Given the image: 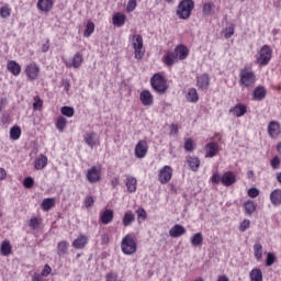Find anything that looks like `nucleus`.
I'll list each match as a JSON object with an SVG mask.
<instances>
[{
    "label": "nucleus",
    "instance_id": "nucleus-1",
    "mask_svg": "<svg viewBox=\"0 0 281 281\" xmlns=\"http://www.w3.org/2000/svg\"><path fill=\"white\" fill-rule=\"evenodd\" d=\"M192 10H194V1L193 0H182L179 2L176 14L179 19L183 21H188L190 16H192Z\"/></svg>",
    "mask_w": 281,
    "mask_h": 281
},
{
    "label": "nucleus",
    "instance_id": "nucleus-2",
    "mask_svg": "<svg viewBox=\"0 0 281 281\" xmlns=\"http://www.w3.org/2000/svg\"><path fill=\"white\" fill-rule=\"evenodd\" d=\"M150 85L154 91H156V93H159L160 95H164V93L168 91V81H166V78L160 74H155L151 77Z\"/></svg>",
    "mask_w": 281,
    "mask_h": 281
},
{
    "label": "nucleus",
    "instance_id": "nucleus-3",
    "mask_svg": "<svg viewBox=\"0 0 281 281\" xmlns=\"http://www.w3.org/2000/svg\"><path fill=\"white\" fill-rule=\"evenodd\" d=\"M239 85L247 89L248 87H254V85H256V74L248 68L241 69L239 72Z\"/></svg>",
    "mask_w": 281,
    "mask_h": 281
},
{
    "label": "nucleus",
    "instance_id": "nucleus-4",
    "mask_svg": "<svg viewBox=\"0 0 281 281\" xmlns=\"http://www.w3.org/2000/svg\"><path fill=\"white\" fill-rule=\"evenodd\" d=\"M121 249L125 256H132L137 251V244L133 239V235H126L121 241Z\"/></svg>",
    "mask_w": 281,
    "mask_h": 281
},
{
    "label": "nucleus",
    "instance_id": "nucleus-5",
    "mask_svg": "<svg viewBox=\"0 0 281 281\" xmlns=\"http://www.w3.org/2000/svg\"><path fill=\"white\" fill-rule=\"evenodd\" d=\"M273 56V50L271 49V46L263 45L257 56V63L265 67L266 65H269L271 63V57Z\"/></svg>",
    "mask_w": 281,
    "mask_h": 281
},
{
    "label": "nucleus",
    "instance_id": "nucleus-6",
    "mask_svg": "<svg viewBox=\"0 0 281 281\" xmlns=\"http://www.w3.org/2000/svg\"><path fill=\"white\" fill-rule=\"evenodd\" d=\"M133 48L135 58L142 60V58H144V38L142 35H134Z\"/></svg>",
    "mask_w": 281,
    "mask_h": 281
},
{
    "label": "nucleus",
    "instance_id": "nucleus-7",
    "mask_svg": "<svg viewBox=\"0 0 281 281\" xmlns=\"http://www.w3.org/2000/svg\"><path fill=\"white\" fill-rule=\"evenodd\" d=\"M83 140L90 148L100 145V136L95 132H86L83 135Z\"/></svg>",
    "mask_w": 281,
    "mask_h": 281
},
{
    "label": "nucleus",
    "instance_id": "nucleus-8",
    "mask_svg": "<svg viewBox=\"0 0 281 281\" xmlns=\"http://www.w3.org/2000/svg\"><path fill=\"white\" fill-rule=\"evenodd\" d=\"M170 179H172V167H162L158 173V181H160L162 184H166L169 183Z\"/></svg>",
    "mask_w": 281,
    "mask_h": 281
},
{
    "label": "nucleus",
    "instance_id": "nucleus-9",
    "mask_svg": "<svg viewBox=\"0 0 281 281\" xmlns=\"http://www.w3.org/2000/svg\"><path fill=\"white\" fill-rule=\"evenodd\" d=\"M147 154H148V142H146V140H139V142L136 144V147H135V156H136L138 159H144Z\"/></svg>",
    "mask_w": 281,
    "mask_h": 281
},
{
    "label": "nucleus",
    "instance_id": "nucleus-10",
    "mask_svg": "<svg viewBox=\"0 0 281 281\" xmlns=\"http://www.w3.org/2000/svg\"><path fill=\"white\" fill-rule=\"evenodd\" d=\"M196 87L200 89V91H207V89H210V75H199L196 77Z\"/></svg>",
    "mask_w": 281,
    "mask_h": 281
},
{
    "label": "nucleus",
    "instance_id": "nucleus-11",
    "mask_svg": "<svg viewBox=\"0 0 281 281\" xmlns=\"http://www.w3.org/2000/svg\"><path fill=\"white\" fill-rule=\"evenodd\" d=\"M25 74L30 78V80H36L38 78V74H41V68L36 63H31L25 67Z\"/></svg>",
    "mask_w": 281,
    "mask_h": 281
},
{
    "label": "nucleus",
    "instance_id": "nucleus-12",
    "mask_svg": "<svg viewBox=\"0 0 281 281\" xmlns=\"http://www.w3.org/2000/svg\"><path fill=\"white\" fill-rule=\"evenodd\" d=\"M162 63L167 67H172V65H177V63H179L177 53H175V50H168L162 57Z\"/></svg>",
    "mask_w": 281,
    "mask_h": 281
},
{
    "label": "nucleus",
    "instance_id": "nucleus-13",
    "mask_svg": "<svg viewBox=\"0 0 281 281\" xmlns=\"http://www.w3.org/2000/svg\"><path fill=\"white\" fill-rule=\"evenodd\" d=\"M87 180L89 181V183H98V181H100L101 177H100V168L98 167H92L91 169H89L87 171Z\"/></svg>",
    "mask_w": 281,
    "mask_h": 281
},
{
    "label": "nucleus",
    "instance_id": "nucleus-14",
    "mask_svg": "<svg viewBox=\"0 0 281 281\" xmlns=\"http://www.w3.org/2000/svg\"><path fill=\"white\" fill-rule=\"evenodd\" d=\"M139 100L144 106H153L155 99L153 93L148 90H143L139 95Z\"/></svg>",
    "mask_w": 281,
    "mask_h": 281
},
{
    "label": "nucleus",
    "instance_id": "nucleus-15",
    "mask_svg": "<svg viewBox=\"0 0 281 281\" xmlns=\"http://www.w3.org/2000/svg\"><path fill=\"white\" fill-rule=\"evenodd\" d=\"M173 52L178 60H186V58H188L190 55V49H188V47L183 44L178 45Z\"/></svg>",
    "mask_w": 281,
    "mask_h": 281
},
{
    "label": "nucleus",
    "instance_id": "nucleus-16",
    "mask_svg": "<svg viewBox=\"0 0 281 281\" xmlns=\"http://www.w3.org/2000/svg\"><path fill=\"white\" fill-rule=\"evenodd\" d=\"M222 183L225 186V188L234 186V183H236V175H234L233 171L224 172L222 176Z\"/></svg>",
    "mask_w": 281,
    "mask_h": 281
},
{
    "label": "nucleus",
    "instance_id": "nucleus-17",
    "mask_svg": "<svg viewBox=\"0 0 281 281\" xmlns=\"http://www.w3.org/2000/svg\"><path fill=\"white\" fill-rule=\"evenodd\" d=\"M87 243H89V237L87 235H79L74 241L72 247L75 249H85L87 247Z\"/></svg>",
    "mask_w": 281,
    "mask_h": 281
},
{
    "label": "nucleus",
    "instance_id": "nucleus-18",
    "mask_svg": "<svg viewBox=\"0 0 281 281\" xmlns=\"http://www.w3.org/2000/svg\"><path fill=\"white\" fill-rule=\"evenodd\" d=\"M229 113H233L235 117H243L247 113V106L243 103H237L234 108L229 110Z\"/></svg>",
    "mask_w": 281,
    "mask_h": 281
},
{
    "label": "nucleus",
    "instance_id": "nucleus-19",
    "mask_svg": "<svg viewBox=\"0 0 281 281\" xmlns=\"http://www.w3.org/2000/svg\"><path fill=\"white\" fill-rule=\"evenodd\" d=\"M54 8V0H38L37 1V10L42 12H49Z\"/></svg>",
    "mask_w": 281,
    "mask_h": 281
},
{
    "label": "nucleus",
    "instance_id": "nucleus-20",
    "mask_svg": "<svg viewBox=\"0 0 281 281\" xmlns=\"http://www.w3.org/2000/svg\"><path fill=\"white\" fill-rule=\"evenodd\" d=\"M184 234H186V227H183L179 224H176L169 231V236H171V238H179L180 236H183Z\"/></svg>",
    "mask_w": 281,
    "mask_h": 281
},
{
    "label": "nucleus",
    "instance_id": "nucleus-21",
    "mask_svg": "<svg viewBox=\"0 0 281 281\" xmlns=\"http://www.w3.org/2000/svg\"><path fill=\"white\" fill-rule=\"evenodd\" d=\"M125 186L127 188V192L133 194V192H137V178L127 176Z\"/></svg>",
    "mask_w": 281,
    "mask_h": 281
},
{
    "label": "nucleus",
    "instance_id": "nucleus-22",
    "mask_svg": "<svg viewBox=\"0 0 281 281\" xmlns=\"http://www.w3.org/2000/svg\"><path fill=\"white\" fill-rule=\"evenodd\" d=\"M268 133L270 137L276 138L280 135V124L276 121H272L268 125Z\"/></svg>",
    "mask_w": 281,
    "mask_h": 281
},
{
    "label": "nucleus",
    "instance_id": "nucleus-23",
    "mask_svg": "<svg viewBox=\"0 0 281 281\" xmlns=\"http://www.w3.org/2000/svg\"><path fill=\"white\" fill-rule=\"evenodd\" d=\"M7 69L12 74V76H19L21 74V65L15 60H9L7 64Z\"/></svg>",
    "mask_w": 281,
    "mask_h": 281
},
{
    "label": "nucleus",
    "instance_id": "nucleus-24",
    "mask_svg": "<svg viewBox=\"0 0 281 281\" xmlns=\"http://www.w3.org/2000/svg\"><path fill=\"white\" fill-rule=\"evenodd\" d=\"M218 155V144L215 142H211L206 145V154L205 157H216Z\"/></svg>",
    "mask_w": 281,
    "mask_h": 281
},
{
    "label": "nucleus",
    "instance_id": "nucleus-25",
    "mask_svg": "<svg viewBox=\"0 0 281 281\" xmlns=\"http://www.w3.org/2000/svg\"><path fill=\"white\" fill-rule=\"evenodd\" d=\"M112 22L116 27H122L126 23V15L121 12L114 13Z\"/></svg>",
    "mask_w": 281,
    "mask_h": 281
},
{
    "label": "nucleus",
    "instance_id": "nucleus-26",
    "mask_svg": "<svg viewBox=\"0 0 281 281\" xmlns=\"http://www.w3.org/2000/svg\"><path fill=\"white\" fill-rule=\"evenodd\" d=\"M47 166V156L41 154L34 161L35 170H43Z\"/></svg>",
    "mask_w": 281,
    "mask_h": 281
},
{
    "label": "nucleus",
    "instance_id": "nucleus-27",
    "mask_svg": "<svg viewBox=\"0 0 281 281\" xmlns=\"http://www.w3.org/2000/svg\"><path fill=\"white\" fill-rule=\"evenodd\" d=\"M265 98H267V89L262 86L257 87L254 91V100L260 102L265 100Z\"/></svg>",
    "mask_w": 281,
    "mask_h": 281
},
{
    "label": "nucleus",
    "instance_id": "nucleus-28",
    "mask_svg": "<svg viewBox=\"0 0 281 281\" xmlns=\"http://www.w3.org/2000/svg\"><path fill=\"white\" fill-rule=\"evenodd\" d=\"M187 164L193 172H196L201 166V160L198 157H187Z\"/></svg>",
    "mask_w": 281,
    "mask_h": 281
},
{
    "label": "nucleus",
    "instance_id": "nucleus-29",
    "mask_svg": "<svg viewBox=\"0 0 281 281\" xmlns=\"http://www.w3.org/2000/svg\"><path fill=\"white\" fill-rule=\"evenodd\" d=\"M101 223L103 225H109L113 221V210H105L100 217Z\"/></svg>",
    "mask_w": 281,
    "mask_h": 281
},
{
    "label": "nucleus",
    "instance_id": "nucleus-30",
    "mask_svg": "<svg viewBox=\"0 0 281 281\" xmlns=\"http://www.w3.org/2000/svg\"><path fill=\"white\" fill-rule=\"evenodd\" d=\"M270 201L272 205H281V190L276 189L270 194Z\"/></svg>",
    "mask_w": 281,
    "mask_h": 281
},
{
    "label": "nucleus",
    "instance_id": "nucleus-31",
    "mask_svg": "<svg viewBox=\"0 0 281 281\" xmlns=\"http://www.w3.org/2000/svg\"><path fill=\"white\" fill-rule=\"evenodd\" d=\"M69 251V243L61 240L57 245V256H65Z\"/></svg>",
    "mask_w": 281,
    "mask_h": 281
},
{
    "label": "nucleus",
    "instance_id": "nucleus-32",
    "mask_svg": "<svg viewBox=\"0 0 281 281\" xmlns=\"http://www.w3.org/2000/svg\"><path fill=\"white\" fill-rule=\"evenodd\" d=\"M55 205L56 200L54 198H47L42 201V210H44V212H49V210Z\"/></svg>",
    "mask_w": 281,
    "mask_h": 281
},
{
    "label": "nucleus",
    "instance_id": "nucleus-33",
    "mask_svg": "<svg viewBox=\"0 0 281 281\" xmlns=\"http://www.w3.org/2000/svg\"><path fill=\"white\" fill-rule=\"evenodd\" d=\"M0 254L2 256H10V254H12V245L10 244V241L8 240L2 241L0 246Z\"/></svg>",
    "mask_w": 281,
    "mask_h": 281
},
{
    "label": "nucleus",
    "instance_id": "nucleus-34",
    "mask_svg": "<svg viewBox=\"0 0 281 281\" xmlns=\"http://www.w3.org/2000/svg\"><path fill=\"white\" fill-rule=\"evenodd\" d=\"M191 245L193 247H201L203 245V234L196 233L191 237Z\"/></svg>",
    "mask_w": 281,
    "mask_h": 281
},
{
    "label": "nucleus",
    "instance_id": "nucleus-35",
    "mask_svg": "<svg viewBox=\"0 0 281 281\" xmlns=\"http://www.w3.org/2000/svg\"><path fill=\"white\" fill-rule=\"evenodd\" d=\"M82 65V54L76 53L72 58V64L67 65V67H74L75 69H78Z\"/></svg>",
    "mask_w": 281,
    "mask_h": 281
},
{
    "label": "nucleus",
    "instance_id": "nucleus-36",
    "mask_svg": "<svg viewBox=\"0 0 281 281\" xmlns=\"http://www.w3.org/2000/svg\"><path fill=\"white\" fill-rule=\"evenodd\" d=\"M250 281H262V270L255 268L250 271Z\"/></svg>",
    "mask_w": 281,
    "mask_h": 281
},
{
    "label": "nucleus",
    "instance_id": "nucleus-37",
    "mask_svg": "<svg viewBox=\"0 0 281 281\" xmlns=\"http://www.w3.org/2000/svg\"><path fill=\"white\" fill-rule=\"evenodd\" d=\"M188 102H199V92L194 88L189 89V92L187 94Z\"/></svg>",
    "mask_w": 281,
    "mask_h": 281
},
{
    "label": "nucleus",
    "instance_id": "nucleus-38",
    "mask_svg": "<svg viewBox=\"0 0 281 281\" xmlns=\"http://www.w3.org/2000/svg\"><path fill=\"white\" fill-rule=\"evenodd\" d=\"M245 213L248 216H251V214H254L256 212V204L254 203V201L248 200L245 204Z\"/></svg>",
    "mask_w": 281,
    "mask_h": 281
},
{
    "label": "nucleus",
    "instance_id": "nucleus-39",
    "mask_svg": "<svg viewBox=\"0 0 281 281\" xmlns=\"http://www.w3.org/2000/svg\"><path fill=\"white\" fill-rule=\"evenodd\" d=\"M135 222V214L132 212H126L123 216V225L124 227H128L131 223Z\"/></svg>",
    "mask_w": 281,
    "mask_h": 281
},
{
    "label": "nucleus",
    "instance_id": "nucleus-40",
    "mask_svg": "<svg viewBox=\"0 0 281 281\" xmlns=\"http://www.w3.org/2000/svg\"><path fill=\"white\" fill-rule=\"evenodd\" d=\"M93 32H95V24L93 22H88L86 25L83 36L86 38H89V36H91V34H93Z\"/></svg>",
    "mask_w": 281,
    "mask_h": 281
},
{
    "label": "nucleus",
    "instance_id": "nucleus-41",
    "mask_svg": "<svg viewBox=\"0 0 281 281\" xmlns=\"http://www.w3.org/2000/svg\"><path fill=\"white\" fill-rule=\"evenodd\" d=\"M254 254H255V258L257 260L262 259V244L257 243V244L254 245Z\"/></svg>",
    "mask_w": 281,
    "mask_h": 281
},
{
    "label": "nucleus",
    "instance_id": "nucleus-42",
    "mask_svg": "<svg viewBox=\"0 0 281 281\" xmlns=\"http://www.w3.org/2000/svg\"><path fill=\"white\" fill-rule=\"evenodd\" d=\"M10 14H12V9L10 8V5L5 4L0 9L1 19H8Z\"/></svg>",
    "mask_w": 281,
    "mask_h": 281
},
{
    "label": "nucleus",
    "instance_id": "nucleus-43",
    "mask_svg": "<svg viewBox=\"0 0 281 281\" xmlns=\"http://www.w3.org/2000/svg\"><path fill=\"white\" fill-rule=\"evenodd\" d=\"M10 137L11 139H19V137H21V127L19 126H13L11 130H10Z\"/></svg>",
    "mask_w": 281,
    "mask_h": 281
},
{
    "label": "nucleus",
    "instance_id": "nucleus-44",
    "mask_svg": "<svg viewBox=\"0 0 281 281\" xmlns=\"http://www.w3.org/2000/svg\"><path fill=\"white\" fill-rule=\"evenodd\" d=\"M65 126H67V119H65L64 116L58 117L56 122L57 131H65Z\"/></svg>",
    "mask_w": 281,
    "mask_h": 281
},
{
    "label": "nucleus",
    "instance_id": "nucleus-45",
    "mask_svg": "<svg viewBox=\"0 0 281 281\" xmlns=\"http://www.w3.org/2000/svg\"><path fill=\"white\" fill-rule=\"evenodd\" d=\"M212 8H214V4L212 2H205L203 4L202 12L204 16H210V14H212Z\"/></svg>",
    "mask_w": 281,
    "mask_h": 281
},
{
    "label": "nucleus",
    "instance_id": "nucleus-46",
    "mask_svg": "<svg viewBox=\"0 0 281 281\" xmlns=\"http://www.w3.org/2000/svg\"><path fill=\"white\" fill-rule=\"evenodd\" d=\"M137 214V218H138V223H144V221H146L148 214L146 213V210L144 209H138L136 211Z\"/></svg>",
    "mask_w": 281,
    "mask_h": 281
},
{
    "label": "nucleus",
    "instance_id": "nucleus-47",
    "mask_svg": "<svg viewBox=\"0 0 281 281\" xmlns=\"http://www.w3.org/2000/svg\"><path fill=\"white\" fill-rule=\"evenodd\" d=\"M61 113H63L66 117H74V113H76V111H75L74 108H71V106H63V108H61Z\"/></svg>",
    "mask_w": 281,
    "mask_h": 281
},
{
    "label": "nucleus",
    "instance_id": "nucleus-48",
    "mask_svg": "<svg viewBox=\"0 0 281 281\" xmlns=\"http://www.w3.org/2000/svg\"><path fill=\"white\" fill-rule=\"evenodd\" d=\"M276 263V254L268 252L267 259H266V267H271Z\"/></svg>",
    "mask_w": 281,
    "mask_h": 281
},
{
    "label": "nucleus",
    "instance_id": "nucleus-49",
    "mask_svg": "<svg viewBox=\"0 0 281 281\" xmlns=\"http://www.w3.org/2000/svg\"><path fill=\"white\" fill-rule=\"evenodd\" d=\"M235 25L231 24L224 30V36L225 38H232L234 36Z\"/></svg>",
    "mask_w": 281,
    "mask_h": 281
},
{
    "label": "nucleus",
    "instance_id": "nucleus-50",
    "mask_svg": "<svg viewBox=\"0 0 281 281\" xmlns=\"http://www.w3.org/2000/svg\"><path fill=\"white\" fill-rule=\"evenodd\" d=\"M184 150H187L188 153H192V150H194V142L192 140V138L186 140Z\"/></svg>",
    "mask_w": 281,
    "mask_h": 281
},
{
    "label": "nucleus",
    "instance_id": "nucleus-51",
    "mask_svg": "<svg viewBox=\"0 0 281 281\" xmlns=\"http://www.w3.org/2000/svg\"><path fill=\"white\" fill-rule=\"evenodd\" d=\"M23 186H24V188H27V189L34 188V178H32V177L25 178L23 181Z\"/></svg>",
    "mask_w": 281,
    "mask_h": 281
},
{
    "label": "nucleus",
    "instance_id": "nucleus-52",
    "mask_svg": "<svg viewBox=\"0 0 281 281\" xmlns=\"http://www.w3.org/2000/svg\"><path fill=\"white\" fill-rule=\"evenodd\" d=\"M270 166L273 170H278L280 168V157L276 156L271 161Z\"/></svg>",
    "mask_w": 281,
    "mask_h": 281
},
{
    "label": "nucleus",
    "instance_id": "nucleus-53",
    "mask_svg": "<svg viewBox=\"0 0 281 281\" xmlns=\"http://www.w3.org/2000/svg\"><path fill=\"white\" fill-rule=\"evenodd\" d=\"M137 8V1L136 0H128L126 10L127 12H133Z\"/></svg>",
    "mask_w": 281,
    "mask_h": 281
},
{
    "label": "nucleus",
    "instance_id": "nucleus-54",
    "mask_svg": "<svg viewBox=\"0 0 281 281\" xmlns=\"http://www.w3.org/2000/svg\"><path fill=\"white\" fill-rule=\"evenodd\" d=\"M95 203V199H93V196L88 195L85 199V205L86 207H93V204Z\"/></svg>",
    "mask_w": 281,
    "mask_h": 281
},
{
    "label": "nucleus",
    "instance_id": "nucleus-55",
    "mask_svg": "<svg viewBox=\"0 0 281 281\" xmlns=\"http://www.w3.org/2000/svg\"><path fill=\"white\" fill-rule=\"evenodd\" d=\"M38 225H41V222L36 217L31 218L29 222V227H32V229L38 228Z\"/></svg>",
    "mask_w": 281,
    "mask_h": 281
},
{
    "label": "nucleus",
    "instance_id": "nucleus-56",
    "mask_svg": "<svg viewBox=\"0 0 281 281\" xmlns=\"http://www.w3.org/2000/svg\"><path fill=\"white\" fill-rule=\"evenodd\" d=\"M251 225L249 220H244L239 226V232H247V228Z\"/></svg>",
    "mask_w": 281,
    "mask_h": 281
},
{
    "label": "nucleus",
    "instance_id": "nucleus-57",
    "mask_svg": "<svg viewBox=\"0 0 281 281\" xmlns=\"http://www.w3.org/2000/svg\"><path fill=\"white\" fill-rule=\"evenodd\" d=\"M211 181L212 183H215L216 186H218V183H222L221 175H218V172L213 173Z\"/></svg>",
    "mask_w": 281,
    "mask_h": 281
},
{
    "label": "nucleus",
    "instance_id": "nucleus-58",
    "mask_svg": "<svg viewBox=\"0 0 281 281\" xmlns=\"http://www.w3.org/2000/svg\"><path fill=\"white\" fill-rule=\"evenodd\" d=\"M260 194V191L256 188H251L248 190V196H250V199H256V196H258Z\"/></svg>",
    "mask_w": 281,
    "mask_h": 281
},
{
    "label": "nucleus",
    "instance_id": "nucleus-59",
    "mask_svg": "<svg viewBox=\"0 0 281 281\" xmlns=\"http://www.w3.org/2000/svg\"><path fill=\"white\" fill-rule=\"evenodd\" d=\"M105 281H117V273H115V272H108L105 274Z\"/></svg>",
    "mask_w": 281,
    "mask_h": 281
},
{
    "label": "nucleus",
    "instance_id": "nucleus-60",
    "mask_svg": "<svg viewBox=\"0 0 281 281\" xmlns=\"http://www.w3.org/2000/svg\"><path fill=\"white\" fill-rule=\"evenodd\" d=\"M49 273H52V267H49V265H45L44 269L42 271V276L44 278H47V276H49Z\"/></svg>",
    "mask_w": 281,
    "mask_h": 281
},
{
    "label": "nucleus",
    "instance_id": "nucleus-61",
    "mask_svg": "<svg viewBox=\"0 0 281 281\" xmlns=\"http://www.w3.org/2000/svg\"><path fill=\"white\" fill-rule=\"evenodd\" d=\"M42 52L43 54L49 52V40H47L46 43L42 45Z\"/></svg>",
    "mask_w": 281,
    "mask_h": 281
},
{
    "label": "nucleus",
    "instance_id": "nucleus-62",
    "mask_svg": "<svg viewBox=\"0 0 281 281\" xmlns=\"http://www.w3.org/2000/svg\"><path fill=\"white\" fill-rule=\"evenodd\" d=\"M111 186H112V188H117L119 186H120V178H113L112 180H111Z\"/></svg>",
    "mask_w": 281,
    "mask_h": 281
},
{
    "label": "nucleus",
    "instance_id": "nucleus-63",
    "mask_svg": "<svg viewBox=\"0 0 281 281\" xmlns=\"http://www.w3.org/2000/svg\"><path fill=\"white\" fill-rule=\"evenodd\" d=\"M41 106H43V101L41 99H38L37 101H35L33 103V109H41Z\"/></svg>",
    "mask_w": 281,
    "mask_h": 281
},
{
    "label": "nucleus",
    "instance_id": "nucleus-64",
    "mask_svg": "<svg viewBox=\"0 0 281 281\" xmlns=\"http://www.w3.org/2000/svg\"><path fill=\"white\" fill-rule=\"evenodd\" d=\"M32 281H43V277L38 273H35L32 278Z\"/></svg>",
    "mask_w": 281,
    "mask_h": 281
}]
</instances>
